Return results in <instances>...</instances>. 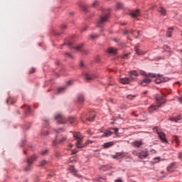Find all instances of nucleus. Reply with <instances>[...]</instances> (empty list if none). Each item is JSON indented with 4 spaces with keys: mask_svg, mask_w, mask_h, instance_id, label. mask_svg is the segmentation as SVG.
Instances as JSON below:
<instances>
[{
    "mask_svg": "<svg viewBox=\"0 0 182 182\" xmlns=\"http://www.w3.org/2000/svg\"><path fill=\"white\" fill-rule=\"evenodd\" d=\"M130 15L132 18H137L138 16H140V10H134L130 13Z\"/></svg>",
    "mask_w": 182,
    "mask_h": 182,
    "instance_id": "ddd939ff",
    "label": "nucleus"
},
{
    "mask_svg": "<svg viewBox=\"0 0 182 182\" xmlns=\"http://www.w3.org/2000/svg\"><path fill=\"white\" fill-rule=\"evenodd\" d=\"M68 28V26L65 24H63L61 26V29H66Z\"/></svg>",
    "mask_w": 182,
    "mask_h": 182,
    "instance_id": "79ce46f5",
    "label": "nucleus"
},
{
    "mask_svg": "<svg viewBox=\"0 0 182 182\" xmlns=\"http://www.w3.org/2000/svg\"><path fill=\"white\" fill-rule=\"evenodd\" d=\"M114 182H123L122 179H117Z\"/></svg>",
    "mask_w": 182,
    "mask_h": 182,
    "instance_id": "de8ad7c7",
    "label": "nucleus"
},
{
    "mask_svg": "<svg viewBox=\"0 0 182 182\" xmlns=\"http://www.w3.org/2000/svg\"><path fill=\"white\" fill-rule=\"evenodd\" d=\"M76 153H77V151H75V150L72 151V154H76Z\"/></svg>",
    "mask_w": 182,
    "mask_h": 182,
    "instance_id": "3c124183",
    "label": "nucleus"
},
{
    "mask_svg": "<svg viewBox=\"0 0 182 182\" xmlns=\"http://www.w3.org/2000/svg\"><path fill=\"white\" fill-rule=\"evenodd\" d=\"M154 132H156L160 140H161L162 143H168L167 141V139H166V134L159 131L158 127H154Z\"/></svg>",
    "mask_w": 182,
    "mask_h": 182,
    "instance_id": "423d86ee",
    "label": "nucleus"
},
{
    "mask_svg": "<svg viewBox=\"0 0 182 182\" xmlns=\"http://www.w3.org/2000/svg\"><path fill=\"white\" fill-rule=\"evenodd\" d=\"M112 157L115 160H120V159H123L124 157H126V153L117 152L115 155H112Z\"/></svg>",
    "mask_w": 182,
    "mask_h": 182,
    "instance_id": "6e6552de",
    "label": "nucleus"
},
{
    "mask_svg": "<svg viewBox=\"0 0 182 182\" xmlns=\"http://www.w3.org/2000/svg\"><path fill=\"white\" fill-rule=\"evenodd\" d=\"M92 143H93V141H91V140H87L86 141V144H92Z\"/></svg>",
    "mask_w": 182,
    "mask_h": 182,
    "instance_id": "37998d69",
    "label": "nucleus"
},
{
    "mask_svg": "<svg viewBox=\"0 0 182 182\" xmlns=\"http://www.w3.org/2000/svg\"><path fill=\"white\" fill-rule=\"evenodd\" d=\"M11 102V99L6 100V103H9Z\"/></svg>",
    "mask_w": 182,
    "mask_h": 182,
    "instance_id": "bf43d9fd",
    "label": "nucleus"
},
{
    "mask_svg": "<svg viewBox=\"0 0 182 182\" xmlns=\"http://www.w3.org/2000/svg\"><path fill=\"white\" fill-rule=\"evenodd\" d=\"M149 77H157V74L149 73L146 75V78H144L141 82V85L142 86H146V85H148V83H150V82H151V80Z\"/></svg>",
    "mask_w": 182,
    "mask_h": 182,
    "instance_id": "39448f33",
    "label": "nucleus"
},
{
    "mask_svg": "<svg viewBox=\"0 0 182 182\" xmlns=\"http://www.w3.org/2000/svg\"><path fill=\"white\" fill-rule=\"evenodd\" d=\"M171 31H173L172 28H169L168 31L166 32V36L168 38H170L171 36Z\"/></svg>",
    "mask_w": 182,
    "mask_h": 182,
    "instance_id": "c756f323",
    "label": "nucleus"
},
{
    "mask_svg": "<svg viewBox=\"0 0 182 182\" xmlns=\"http://www.w3.org/2000/svg\"><path fill=\"white\" fill-rule=\"evenodd\" d=\"M35 68H32L31 70H30V73H34Z\"/></svg>",
    "mask_w": 182,
    "mask_h": 182,
    "instance_id": "8fccbe9b",
    "label": "nucleus"
},
{
    "mask_svg": "<svg viewBox=\"0 0 182 182\" xmlns=\"http://www.w3.org/2000/svg\"><path fill=\"white\" fill-rule=\"evenodd\" d=\"M55 120L60 123V124H65V123H70L73 124L74 122H76V119L74 117H69L68 119L65 118L62 114H57L55 115Z\"/></svg>",
    "mask_w": 182,
    "mask_h": 182,
    "instance_id": "f03ea898",
    "label": "nucleus"
},
{
    "mask_svg": "<svg viewBox=\"0 0 182 182\" xmlns=\"http://www.w3.org/2000/svg\"><path fill=\"white\" fill-rule=\"evenodd\" d=\"M117 9H122L123 8V4L122 3H117L116 6Z\"/></svg>",
    "mask_w": 182,
    "mask_h": 182,
    "instance_id": "7c9ffc66",
    "label": "nucleus"
},
{
    "mask_svg": "<svg viewBox=\"0 0 182 182\" xmlns=\"http://www.w3.org/2000/svg\"><path fill=\"white\" fill-rule=\"evenodd\" d=\"M129 74H130V79H132V80H134V77L133 76H139V73H137V71L136 70H133V71H130L129 72Z\"/></svg>",
    "mask_w": 182,
    "mask_h": 182,
    "instance_id": "dca6fc26",
    "label": "nucleus"
},
{
    "mask_svg": "<svg viewBox=\"0 0 182 182\" xmlns=\"http://www.w3.org/2000/svg\"><path fill=\"white\" fill-rule=\"evenodd\" d=\"M68 46H72V43L71 42H68Z\"/></svg>",
    "mask_w": 182,
    "mask_h": 182,
    "instance_id": "13d9d810",
    "label": "nucleus"
},
{
    "mask_svg": "<svg viewBox=\"0 0 182 182\" xmlns=\"http://www.w3.org/2000/svg\"><path fill=\"white\" fill-rule=\"evenodd\" d=\"M70 163H73V161H75V160L73 158L70 159Z\"/></svg>",
    "mask_w": 182,
    "mask_h": 182,
    "instance_id": "09e8293b",
    "label": "nucleus"
},
{
    "mask_svg": "<svg viewBox=\"0 0 182 182\" xmlns=\"http://www.w3.org/2000/svg\"><path fill=\"white\" fill-rule=\"evenodd\" d=\"M90 39H92V41H94V39H97V38H99V35L95 34V33H92L90 36Z\"/></svg>",
    "mask_w": 182,
    "mask_h": 182,
    "instance_id": "b1692460",
    "label": "nucleus"
},
{
    "mask_svg": "<svg viewBox=\"0 0 182 182\" xmlns=\"http://www.w3.org/2000/svg\"><path fill=\"white\" fill-rule=\"evenodd\" d=\"M98 4H99V1L95 0V1L92 3V6L93 8H96V6H97Z\"/></svg>",
    "mask_w": 182,
    "mask_h": 182,
    "instance_id": "2f4dec72",
    "label": "nucleus"
},
{
    "mask_svg": "<svg viewBox=\"0 0 182 182\" xmlns=\"http://www.w3.org/2000/svg\"><path fill=\"white\" fill-rule=\"evenodd\" d=\"M159 12L161 13V14H162L164 16H165L167 11L166 10V9H164L163 6H161L158 9Z\"/></svg>",
    "mask_w": 182,
    "mask_h": 182,
    "instance_id": "aec40b11",
    "label": "nucleus"
},
{
    "mask_svg": "<svg viewBox=\"0 0 182 182\" xmlns=\"http://www.w3.org/2000/svg\"><path fill=\"white\" fill-rule=\"evenodd\" d=\"M68 85H70V81H69V82H68Z\"/></svg>",
    "mask_w": 182,
    "mask_h": 182,
    "instance_id": "680f3d73",
    "label": "nucleus"
},
{
    "mask_svg": "<svg viewBox=\"0 0 182 182\" xmlns=\"http://www.w3.org/2000/svg\"><path fill=\"white\" fill-rule=\"evenodd\" d=\"M181 119V117H178V118L172 117V118H170V120L171 122H178V120H180Z\"/></svg>",
    "mask_w": 182,
    "mask_h": 182,
    "instance_id": "bb28decb",
    "label": "nucleus"
},
{
    "mask_svg": "<svg viewBox=\"0 0 182 182\" xmlns=\"http://www.w3.org/2000/svg\"><path fill=\"white\" fill-rule=\"evenodd\" d=\"M70 147H73V145L72 144H70Z\"/></svg>",
    "mask_w": 182,
    "mask_h": 182,
    "instance_id": "052dcab7",
    "label": "nucleus"
},
{
    "mask_svg": "<svg viewBox=\"0 0 182 182\" xmlns=\"http://www.w3.org/2000/svg\"><path fill=\"white\" fill-rule=\"evenodd\" d=\"M141 144H143V142H141V141H138L134 142L135 147H139L140 146H141Z\"/></svg>",
    "mask_w": 182,
    "mask_h": 182,
    "instance_id": "a878e982",
    "label": "nucleus"
},
{
    "mask_svg": "<svg viewBox=\"0 0 182 182\" xmlns=\"http://www.w3.org/2000/svg\"><path fill=\"white\" fill-rule=\"evenodd\" d=\"M41 134H42L43 136H48V134H49V132H48L47 130H43V131L41 132Z\"/></svg>",
    "mask_w": 182,
    "mask_h": 182,
    "instance_id": "72a5a7b5",
    "label": "nucleus"
},
{
    "mask_svg": "<svg viewBox=\"0 0 182 182\" xmlns=\"http://www.w3.org/2000/svg\"><path fill=\"white\" fill-rule=\"evenodd\" d=\"M65 140H66V137H63L61 140L56 139L53 141V146H56L58 143H62V141H65Z\"/></svg>",
    "mask_w": 182,
    "mask_h": 182,
    "instance_id": "a211bd4d",
    "label": "nucleus"
},
{
    "mask_svg": "<svg viewBox=\"0 0 182 182\" xmlns=\"http://www.w3.org/2000/svg\"><path fill=\"white\" fill-rule=\"evenodd\" d=\"M81 9L86 12L87 11V6L86 5H81Z\"/></svg>",
    "mask_w": 182,
    "mask_h": 182,
    "instance_id": "c9c22d12",
    "label": "nucleus"
},
{
    "mask_svg": "<svg viewBox=\"0 0 182 182\" xmlns=\"http://www.w3.org/2000/svg\"><path fill=\"white\" fill-rule=\"evenodd\" d=\"M95 117H96V112H91L88 114V117H87V120H88V122H93V119H95Z\"/></svg>",
    "mask_w": 182,
    "mask_h": 182,
    "instance_id": "f8f14e48",
    "label": "nucleus"
},
{
    "mask_svg": "<svg viewBox=\"0 0 182 182\" xmlns=\"http://www.w3.org/2000/svg\"><path fill=\"white\" fill-rule=\"evenodd\" d=\"M132 97H136V95H129L127 96V99L132 100Z\"/></svg>",
    "mask_w": 182,
    "mask_h": 182,
    "instance_id": "a19ab883",
    "label": "nucleus"
},
{
    "mask_svg": "<svg viewBox=\"0 0 182 182\" xmlns=\"http://www.w3.org/2000/svg\"><path fill=\"white\" fill-rule=\"evenodd\" d=\"M167 97V95L166 94L162 93V96L158 97L156 98V105H151L149 108V113H153L154 110H157L159 107L161 106V105L166 103V101L164 100V98Z\"/></svg>",
    "mask_w": 182,
    "mask_h": 182,
    "instance_id": "f257e3e1",
    "label": "nucleus"
},
{
    "mask_svg": "<svg viewBox=\"0 0 182 182\" xmlns=\"http://www.w3.org/2000/svg\"><path fill=\"white\" fill-rule=\"evenodd\" d=\"M135 154L139 159H146V157H147V156H149V151H142L141 152H136Z\"/></svg>",
    "mask_w": 182,
    "mask_h": 182,
    "instance_id": "1a4fd4ad",
    "label": "nucleus"
},
{
    "mask_svg": "<svg viewBox=\"0 0 182 182\" xmlns=\"http://www.w3.org/2000/svg\"><path fill=\"white\" fill-rule=\"evenodd\" d=\"M178 159H182V154L181 153L178 154Z\"/></svg>",
    "mask_w": 182,
    "mask_h": 182,
    "instance_id": "603ef678",
    "label": "nucleus"
},
{
    "mask_svg": "<svg viewBox=\"0 0 182 182\" xmlns=\"http://www.w3.org/2000/svg\"><path fill=\"white\" fill-rule=\"evenodd\" d=\"M77 100L79 103H83V102H85V97H83V95H79L77 97Z\"/></svg>",
    "mask_w": 182,
    "mask_h": 182,
    "instance_id": "5701e85b",
    "label": "nucleus"
},
{
    "mask_svg": "<svg viewBox=\"0 0 182 182\" xmlns=\"http://www.w3.org/2000/svg\"><path fill=\"white\" fill-rule=\"evenodd\" d=\"M113 134L112 132H111L109 130H107L104 132V134L102 136V137H109V136H112Z\"/></svg>",
    "mask_w": 182,
    "mask_h": 182,
    "instance_id": "4be33fe9",
    "label": "nucleus"
},
{
    "mask_svg": "<svg viewBox=\"0 0 182 182\" xmlns=\"http://www.w3.org/2000/svg\"><path fill=\"white\" fill-rule=\"evenodd\" d=\"M65 55H66V56H68V58H72V55H70V54L68 53H65Z\"/></svg>",
    "mask_w": 182,
    "mask_h": 182,
    "instance_id": "49530a36",
    "label": "nucleus"
},
{
    "mask_svg": "<svg viewBox=\"0 0 182 182\" xmlns=\"http://www.w3.org/2000/svg\"><path fill=\"white\" fill-rule=\"evenodd\" d=\"M112 130H114V132H115V133H117V132H119V129H117V128H112Z\"/></svg>",
    "mask_w": 182,
    "mask_h": 182,
    "instance_id": "c03bdc74",
    "label": "nucleus"
},
{
    "mask_svg": "<svg viewBox=\"0 0 182 182\" xmlns=\"http://www.w3.org/2000/svg\"><path fill=\"white\" fill-rule=\"evenodd\" d=\"M80 66H81V68H83V66H85V64L83 63V62L80 63Z\"/></svg>",
    "mask_w": 182,
    "mask_h": 182,
    "instance_id": "5fc2aeb1",
    "label": "nucleus"
},
{
    "mask_svg": "<svg viewBox=\"0 0 182 182\" xmlns=\"http://www.w3.org/2000/svg\"><path fill=\"white\" fill-rule=\"evenodd\" d=\"M160 157H155L154 158V163H160Z\"/></svg>",
    "mask_w": 182,
    "mask_h": 182,
    "instance_id": "f704fd0d",
    "label": "nucleus"
},
{
    "mask_svg": "<svg viewBox=\"0 0 182 182\" xmlns=\"http://www.w3.org/2000/svg\"><path fill=\"white\" fill-rule=\"evenodd\" d=\"M172 167H173V164L167 167V171H168V173H171L173 171V170H171Z\"/></svg>",
    "mask_w": 182,
    "mask_h": 182,
    "instance_id": "e433bc0d",
    "label": "nucleus"
},
{
    "mask_svg": "<svg viewBox=\"0 0 182 182\" xmlns=\"http://www.w3.org/2000/svg\"><path fill=\"white\" fill-rule=\"evenodd\" d=\"M74 138L76 139V147L77 149H83L85 147V144H82L83 141V135L80 134V132H75L73 134Z\"/></svg>",
    "mask_w": 182,
    "mask_h": 182,
    "instance_id": "20e7f679",
    "label": "nucleus"
},
{
    "mask_svg": "<svg viewBox=\"0 0 182 182\" xmlns=\"http://www.w3.org/2000/svg\"><path fill=\"white\" fill-rule=\"evenodd\" d=\"M151 153L152 154H156V150L152 149V150H151Z\"/></svg>",
    "mask_w": 182,
    "mask_h": 182,
    "instance_id": "a18cd8bd",
    "label": "nucleus"
},
{
    "mask_svg": "<svg viewBox=\"0 0 182 182\" xmlns=\"http://www.w3.org/2000/svg\"><path fill=\"white\" fill-rule=\"evenodd\" d=\"M119 82L120 83H122V85H128V83H130V82H132V79L129 77H123L120 78Z\"/></svg>",
    "mask_w": 182,
    "mask_h": 182,
    "instance_id": "9b49d317",
    "label": "nucleus"
},
{
    "mask_svg": "<svg viewBox=\"0 0 182 182\" xmlns=\"http://www.w3.org/2000/svg\"><path fill=\"white\" fill-rule=\"evenodd\" d=\"M134 51L136 55H144V53H146L144 51L140 50V49H139V47L137 46L134 48Z\"/></svg>",
    "mask_w": 182,
    "mask_h": 182,
    "instance_id": "f3484780",
    "label": "nucleus"
},
{
    "mask_svg": "<svg viewBox=\"0 0 182 182\" xmlns=\"http://www.w3.org/2000/svg\"><path fill=\"white\" fill-rule=\"evenodd\" d=\"M109 12L110 10H102V14L100 17V20L97 21V26L101 28V26L105 23V22H107V18H109Z\"/></svg>",
    "mask_w": 182,
    "mask_h": 182,
    "instance_id": "7ed1b4c3",
    "label": "nucleus"
},
{
    "mask_svg": "<svg viewBox=\"0 0 182 182\" xmlns=\"http://www.w3.org/2000/svg\"><path fill=\"white\" fill-rule=\"evenodd\" d=\"M108 53H112V55H116L117 53V49L109 48H108Z\"/></svg>",
    "mask_w": 182,
    "mask_h": 182,
    "instance_id": "412c9836",
    "label": "nucleus"
},
{
    "mask_svg": "<svg viewBox=\"0 0 182 182\" xmlns=\"http://www.w3.org/2000/svg\"><path fill=\"white\" fill-rule=\"evenodd\" d=\"M87 29V26H85V28H82V31L83 32V31H86Z\"/></svg>",
    "mask_w": 182,
    "mask_h": 182,
    "instance_id": "864d4df0",
    "label": "nucleus"
},
{
    "mask_svg": "<svg viewBox=\"0 0 182 182\" xmlns=\"http://www.w3.org/2000/svg\"><path fill=\"white\" fill-rule=\"evenodd\" d=\"M48 164V161L46 160H43L40 162V167H44V166H46Z\"/></svg>",
    "mask_w": 182,
    "mask_h": 182,
    "instance_id": "393cba45",
    "label": "nucleus"
},
{
    "mask_svg": "<svg viewBox=\"0 0 182 182\" xmlns=\"http://www.w3.org/2000/svg\"><path fill=\"white\" fill-rule=\"evenodd\" d=\"M173 138L174 141H176V143L177 144H178V143H180V141H178V136L174 135V136H173Z\"/></svg>",
    "mask_w": 182,
    "mask_h": 182,
    "instance_id": "c85d7f7f",
    "label": "nucleus"
},
{
    "mask_svg": "<svg viewBox=\"0 0 182 182\" xmlns=\"http://www.w3.org/2000/svg\"><path fill=\"white\" fill-rule=\"evenodd\" d=\"M36 160V156L33 155L27 159V167L24 168L25 171H29L31 170V166L33 164V161Z\"/></svg>",
    "mask_w": 182,
    "mask_h": 182,
    "instance_id": "0eeeda50",
    "label": "nucleus"
},
{
    "mask_svg": "<svg viewBox=\"0 0 182 182\" xmlns=\"http://www.w3.org/2000/svg\"><path fill=\"white\" fill-rule=\"evenodd\" d=\"M41 154L42 156H46V154H48V150H44V151H42Z\"/></svg>",
    "mask_w": 182,
    "mask_h": 182,
    "instance_id": "58836bf2",
    "label": "nucleus"
},
{
    "mask_svg": "<svg viewBox=\"0 0 182 182\" xmlns=\"http://www.w3.org/2000/svg\"><path fill=\"white\" fill-rule=\"evenodd\" d=\"M45 123H46V124H49V121L48 120H44Z\"/></svg>",
    "mask_w": 182,
    "mask_h": 182,
    "instance_id": "4d7b16f0",
    "label": "nucleus"
},
{
    "mask_svg": "<svg viewBox=\"0 0 182 182\" xmlns=\"http://www.w3.org/2000/svg\"><path fill=\"white\" fill-rule=\"evenodd\" d=\"M93 75H90V74H85V79L86 82H90V80H93Z\"/></svg>",
    "mask_w": 182,
    "mask_h": 182,
    "instance_id": "6ab92c4d",
    "label": "nucleus"
},
{
    "mask_svg": "<svg viewBox=\"0 0 182 182\" xmlns=\"http://www.w3.org/2000/svg\"><path fill=\"white\" fill-rule=\"evenodd\" d=\"M26 113L29 114L31 113V107H26Z\"/></svg>",
    "mask_w": 182,
    "mask_h": 182,
    "instance_id": "ea45409f",
    "label": "nucleus"
},
{
    "mask_svg": "<svg viewBox=\"0 0 182 182\" xmlns=\"http://www.w3.org/2000/svg\"><path fill=\"white\" fill-rule=\"evenodd\" d=\"M82 46H83V43L79 44L75 48V50H80V49L82 48Z\"/></svg>",
    "mask_w": 182,
    "mask_h": 182,
    "instance_id": "473e14b6",
    "label": "nucleus"
},
{
    "mask_svg": "<svg viewBox=\"0 0 182 182\" xmlns=\"http://www.w3.org/2000/svg\"><path fill=\"white\" fill-rule=\"evenodd\" d=\"M181 36H182V31H181Z\"/></svg>",
    "mask_w": 182,
    "mask_h": 182,
    "instance_id": "e2e57ef3",
    "label": "nucleus"
},
{
    "mask_svg": "<svg viewBox=\"0 0 182 182\" xmlns=\"http://www.w3.org/2000/svg\"><path fill=\"white\" fill-rule=\"evenodd\" d=\"M129 33H131L132 35H134V36L135 38H138L139 37V35H140V32L139 31H137L136 30H130V31H129V30H126L124 31V35H127Z\"/></svg>",
    "mask_w": 182,
    "mask_h": 182,
    "instance_id": "9d476101",
    "label": "nucleus"
},
{
    "mask_svg": "<svg viewBox=\"0 0 182 182\" xmlns=\"http://www.w3.org/2000/svg\"><path fill=\"white\" fill-rule=\"evenodd\" d=\"M130 156L129 155H127V154H126V157H124V159H129Z\"/></svg>",
    "mask_w": 182,
    "mask_h": 182,
    "instance_id": "6e6d98bb",
    "label": "nucleus"
},
{
    "mask_svg": "<svg viewBox=\"0 0 182 182\" xmlns=\"http://www.w3.org/2000/svg\"><path fill=\"white\" fill-rule=\"evenodd\" d=\"M130 56V53H127V54H124L123 56H122V59H127Z\"/></svg>",
    "mask_w": 182,
    "mask_h": 182,
    "instance_id": "4c0bfd02",
    "label": "nucleus"
},
{
    "mask_svg": "<svg viewBox=\"0 0 182 182\" xmlns=\"http://www.w3.org/2000/svg\"><path fill=\"white\" fill-rule=\"evenodd\" d=\"M65 87H62L58 89V93H63V92H65Z\"/></svg>",
    "mask_w": 182,
    "mask_h": 182,
    "instance_id": "cd10ccee",
    "label": "nucleus"
},
{
    "mask_svg": "<svg viewBox=\"0 0 182 182\" xmlns=\"http://www.w3.org/2000/svg\"><path fill=\"white\" fill-rule=\"evenodd\" d=\"M69 170L70 171V173H74L76 176V177H78L79 178H80V177H82V176L79 175V173H77V171H76V169L75 168V167L73 166H70Z\"/></svg>",
    "mask_w": 182,
    "mask_h": 182,
    "instance_id": "2eb2a0df",
    "label": "nucleus"
},
{
    "mask_svg": "<svg viewBox=\"0 0 182 182\" xmlns=\"http://www.w3.org/2000/svg\"><path fill=\"white\" fill-rule=\"evenodd\" d=\"M112 146H114L113 141L106 142L102 145L104 149H109V147H112Z\"/></svg>",
    "mask_w": 182,
    "mask_h": 182,
    "instance_id": "4468645a",
    "label": "nucleus"
}]
</instances>
